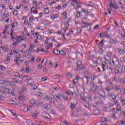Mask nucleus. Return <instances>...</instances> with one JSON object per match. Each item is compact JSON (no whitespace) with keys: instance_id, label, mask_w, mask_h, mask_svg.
<instances>
[{"instance_id":"obj_1","label":"nucleus","mask_w":125,"mask_h":125,"mask_svg":"<svg viewBox=\"0 0 125 125\" xmlns=\"http://www.w3.org/2000/svg\"><path fill=\"white\" fill-rule=\"evenodd\" d=\"M81 100L84 101V102H86L88 103V102L91 101V97L90 96H88V95L86 93H82L81 94Z\"/></svg>"},{"instance_id":"obj_2","label":"nucleus","mask_w":125,"mask_h":125,"mask_svg":"<svg viewBox=\"0 0 125 125\" xmlns=\"http://www.w3.org/2000/svg\"><path fill=\"white\" fill-rule=\"evenodd\" d=\"M77 68L78 69V70H83V69H84V67H83V62H82L81 61H77Z\"/></svg>"},{"instance_id":"obj_3","label":"nucleus","mask_w":125,"mask_h":125,"mask_svg":"<svg viewBox=\"0 0 125 125\" xmlns=\"http://www.w3.org/2000/svg\"><path fill=\"white\" fill-rule=\"evenodd\" d=\"M111 57H112V54H111L109 52H107V55L104 57V59H105V60H106V61H109L110 59H111Z\"/></svg>"},{"instance_id":"obj_4","label":"nucleus","mask_w":125,"mask_h":125,"mask_svg":"<svg viewBox=\"0 0 125 125\" xmlns=\"http://www.w3.org/2000/svg\"><path fill=\"white\" fill-rule=\"evenodd\" d=\"M45 100H47L48 101H49L50 103H53L52 99L51 97H48V96H46V97H45Z\"/></svg>"},{"instance_id":"obj_5","label":"nucleus","mask_w":125,"mask_h":125,"mask_svg":"<svg viewBox=\"0 0 125 125\" xmlns=\"http://www.w3.org/2000/svg\"><path fill=\"white\" fill-rule=\"evenodd\" d=\"M30 85H31L32 86L33 88L32 89V90H35V89H37L38 88V86L36 84H34L32 83H29Z\"/></svg>"},{"instance_id":"obj_6","label":"nucleus","mask_w":125,"mask_h":125,"mask_svg":"<svg viewBox=\"0 0 125 125\" xmlns=\"http://www.w3.org/2000/svg\"><path fill=\"white\" fill-rule=\"evenodd\" d=\"M59 54H61V55H66V52L65 51L62 50L61 51H60L58 54H56V55H59Z\"/></svg>"},{"instance_id":"obj_7","label":"nucleus","mask_w":125,"mask_h":125,"mask_svg":"<svg viewBox=\"0 0 125 125\" xmlns=\"http://www.w3.org/2000/svg\"><path fill=\"white\" fill-rule=\"evenodd\" d=\"M0 49H1V50H3V52H6L8 51V49H7V46H4V47H0Z\"/></svg>"},{"instance_id":"obj_8","label":"nucleus","mask_w":125,"mask_h":125,"mask_svg":"<svg viewBox=\"0 0 125 125\" xmlns=\"http://www.w3.org/2000/svg\"><path fill=\"white\" fill-rule=\"evenodd\" d=\"M107 96H109V97H110V98L112 99V100H114V99H116V96H114V95H113V94L111 93H108L107 94Z\"/></svg>"},{"instance_id":"obj_9","label":"nucleus","mask_w":125,"mask_h":125,"mask_svg":"<svg viewBox=\"0 0 125 125\" xmlns=\"http://www.w3.org/2000/svg\"><path fill=\"white\" fill-rule=\"evenodd\" d=\"M102 64H103V66H102L103 71H105V67H106V65H107V63L105 62H103Z\"/></svg>"},{"instance_id":"obj_10","label":"nucleus","mask_w":125,"mask_h":125,"mask_svg":"<svg viewBox=\"0 0 125 125\" xmlns=\"http://www.w3.org/2000/svg\"><path fill=\"white\" fill-rule=\"evenodd\" d=\"M54 98H55L56 100H60V97H61V95L59 94V96H57V95H54Z\"/></svg>"},{"instance_id":"obj_11","label":"nucleus","mask_w":125,"mask_h":125,"mask_svg":"<svg viewBox=\"0 0 125 125\" xmlns=\"http://www.w3.org/2000/svg\"><path fill=\"white\" fill-rule=\"evenodd\" d=\"M65 93L66 94H67L68 95H74V93H73V92L71 91H65Z\"/></svg>"},{"instance_id":"obj_12","label":"nucleus","mask_w":125,"mask_h":125,"mask_svg":"<svg viewBox=\"0 0 125 125\" xmlns=\"http://www.w3.org/2000/svg\"><path fill=\"white\" fill-rule=\"evenodd\" d=\"M31 104H34L35 106H36L37 107H39V105L38 104L37 102L35 101H34V100H32V101H31Z\"/></svg>"},{"instance_id":"obj_13","label":"nucleus","mask_w":125,"mask_h":125,"mask_svg":"<svg viewBox=\"0 0 125 125\" xmlns=\"http://www.w3.org/2000/svg\"><path fill=\"white\" fill-rule=\"evenodd\" d=\"M17 42H21L22 41H23V39H22L21 37L17 38Z\"/></svg>"},{"instance_id":"obj_14","label":"nucleus","mask_w":125,"mask_h":125,"mask_svg":"<svg viewBox=\"0 0 125 125\" xmlns=\"http://www.w3.org/2000/svg\"><path fill=\"white\" fill-rule=\"evenodd\" d=\"M61 125H69V124L67 121H62L61 122Z\"/></svg>"},{"instance_id":"obj_15","label":"nucleus","mask_w":125,"mask_h":125,"mask_svg":"<svg viewBox=\"0 0 125 125\" xmlns=\"http://www.w3.org/2000/svg\"><path fill=\"white\" fill-rule=\"evenodd\" d=\"M44 109H45L46 110H49V109H50V105H46V104H45L44 105Z\"/></svg>"},{"instance_id":"obj_16","label":"nucleus","mask_w":125,"mask_h":125,"mask_svg":"<svg viewBox=\"0 0 125 125\" xmlns=\"http://www.w3.org/2000/svg\"><path fill=\"white\" fill-rule=\"evenodd\" d=\"M120 98V101L121 102H122L123 105H125V99L123 97H121Z\"/></svg>"},{"instance_id":"obj_17","label":"nucleus","mask_w":125,"mask_h":125,"mask_svg":"<svg viewBox=\"0 0 125 125\" xmlns=\"http://www.w3.org/2000/svg\"><path fill=\"white\" fill-rule=\"evenodd\" d=\"M27 124H28V125H37L36 124L33 123L32 122V121H31V120H28V121H27Z\"/></svg>"},{"instance_id":"obj_18","label":"nucleus","mask_w":125,"mask_h":125,"mask_svg":"<svg viewBox=\"0 0 125 125\" xmlns=\"http://www.w3.org/2000/svg\"><path fill=\"white\" fill-rule=\"evenodd\" d=\"M58 16H59L58 14H54V15L51 16V18L53 20L55 19V18H57V17H58Z\"/></svg>"},{"instance_id":"obj_19","label":"nucleus","mask_w":125,"mask_h":125,"mask_svg":"<svg viewBox=\"0 0 125 125\" xmlns=\"http://www.w3.org/2000/svg\"><path fill=\"white\" fill-rule=\"evenodd\" d=\"M110 43H112L114 44V43H116L117 42V40L112 39L109 41Z\"/></svg>"},{"instance_id":"obj_20","label":"nucleus","mask_w":125,"mask_h":125,"mask_svg":"<svg viewBox=\"0 0 125 125\" xmlns=\"http://www.w3.org/2000/svg\"><path fill=\"white\" fill-rule=\"evenodd\" d=\"M36 103H37L38 106H40V105L41 106H42V105H43V103L41 101H36Z\"/></svg>"},{"instance_id":"obj_21","label":"nucleus","mask_w":125,"mask_h":125,"mask_svg":"<svg viewBox=\"0 0 125 125\" xmlns=\"http://www.w3.org/2000/svg\"><path fill=\"white\" fill-rule=\"evenodd\" d=\"M13 33V28L12 27V29H11V33L10 35L11 36V38L12 39H13V40H14V39H15V38L14 37H13V36H12Z\"/></svg>"},{"instance_id":"obj_22","label":"nucleus","mask_w":125,"mask_h":125,"mask_svg":"<svg viewBox=\"0 0 125 125\" xmlns=\"http://www.w3.org/2000/svg\"><path fill=\"white\" fill-rule=\"evenodd\" d=\"M24 98H25V96L24 95H22L19 97V100H24Z\"/></svg>"},{"instance_id":"obj_23","label":"nucleus","mask_w":125,"mask_h":125,"mask_svg":"<svg viewBox=\"0 0 125 125\" xmlns=\"http://www.w3.org/2000/svg\"><path fill=\"white\" fill-rule=\"evenodd\" d=\"M19 77L20 79H25V78H27V75L23 76L22 75H20Z\"/></svg>"},{"instance_id":"obj_24","label":"nucleus","mask_w":125,"mask_h":125,"mask_svg":"<svg viewBox=\"0 0 125 125\" xmlns=\"http://www.w3.org/2000/svg\"><path fill=\"white\" fill-rule=\"evenodd\" d=\"M59 51H60L59 50H55L53 51V53H54V54H58L59 53Z\"/></svg>"},{"instance_id":"obj_25","label":"nucleus","mask_w":125,"mask_h":125,"mask_svg":"<svg viewBox=\"0 0 125 125\" xmlns=\"http://www.w3.org/2000/svg\"><path fill=\"white\" fill-rule=\"evenodd\" d=\"M47 80V77H43L41 79L42 82H45Z\"/></svg>"},{"instance_id":"obj_26","label":"nucleus","mask_w":125,"mask_h":125,"mask_svg":"<svg viewBox=\"0 0 125 125\" xmlns=\"http://www.w3.org/2000/svg\"><path fill=\"white\" fill-rule=\"evenodd\" d=\"M100 113V111H99V110H94V115H98V114H99Z\"/></svg>"},{"instance_id":"obj_27","label":"nucleus","mask_w":125,"mask_h":125,"mask_svg":"<svg viewBox=\"0 0 125 125\" xmlns=\"http://www.w3.org/2000/svg\"><path fill=\"white\" fill-rule=\"evenodd\" d=\"M13 81L15 83H23V82L22 81H17V79H15V78H14L13 79Z\"/></svg>"},{"instance_id":"obj_28","label":"nucleus","mask_w":125,"mask_h":125,"mask_svg":"<svg viewBox=\"0 0 125 125\" xmlns=\"http://www.w3.org/2000/svg\"><path fill=\"white\" fill-rule=\"evenodd\" d=\"M118 112H120V113H122V109L121 108H117L116 112H114L115 114H117Z\"/></svg>"},{"instance_id":"obj_29","label":"nucleus","mask_w":125,"mask_h":125,"mask_svg":"<svg viewBox=\"0 0 125 125\" xmlns=\"http://www.w3.org/2000/svg\"><path fill=\"white\" fill-rule=\"evenodd\" d=\"M103 42H104V40H102L99 43V46H103Z\"/></svg>"},{"instance_id":"obj_30","label":"nucleus","mask_w":125,"mask_h":125,"mask_svg":"<svg viewBox=\"0 0 125 125\" xmlns=\"http://www.w3.org/2000/svg\"><path fill=\"white\" fill-rule=\"evenodd\" d=\"M5 91L6 92H7V93H10V92H11V90L9 89V88H6Z\"/></svg>"},{"instance_id":"obj_31","label":"nucleus","mask_w":125,"mask_h":125,"mask_svg":"<svg viewBox=\"0 0 125 125\" xmlns=\"http://www.w3.org/2000/svg\"><path fill=\"white\" fill-rule=\"evenodd\" d=\"M25 71H26L27 73H29V72H30V66L26 67Z\"/></svg>"},{"instance_id":"obj_32","label":"nucleus","mask_w":125,"mask_h":125,"mask_svg":"<svg viewBox=\"0 0 125 125\" xmlns=\"http://www.w3.org/2000/svg\"><path fill=\"white\" fill-rule=\"evenodd\" d=\"M0 83H1L2 84H4L5 83H6V81H5V80H0Z\"/></svg>"},{"instance_id":"obj_33","label":"nucleus","mask_w":125,"mask_h":125,"mask_svg":"<svg viewBox=\"0 0 125 125\" xmlns=\"http://www.w3.org/2000/svg\"><path fill=\"white\" fill-rule=\"evenodd\" d=\"M13 14L15 16H17L18 15V11H14Z\"/></svg>"},{"instance_id":"obj_34","label":"nucleus","mask_w":125,"mask_h":125,"mask_svg":"<svg viewBox=\"0 0 125 125\" xmlns=\"http://www.w3.org/2000/svg\"><path fill=\"white\" fill-rule=\"evenodd\" d=\"M23 111L24 112H29L30 110H29V108L28 107H24Z\"/></svg>"},{"instance_id":"obj_35","label":"nucleus","mask_w":125,"mask_h":125,"mask_svg":"<svg viewBox=\"0 0 125 125\" xmlns=\"http://www.w3.org/2000/svg\"><path fill=\"white\" fill-rule=\"evenodd\" d=\"M119 125H125V121L122 120L119 124Z\"/></svg>"},{"instance_id":"obj_36","label":"nucleus","mask_w":125,"mask_h":125,"mask_svg":"<svg viewBox=\"0 0 125 125\" xmlns=\"http://www.w3.org/2000/svg\"><path fill=\"white\" fill-rule=\"evenodd\" d=\"M18 61H19V59L17 58L15 60V62H16V64H17L18 65H19V62H18Z\"/></svg>"},{"instance_id":"obj_37","label":"nucleus","mask_w":125,"mask_h":125,"mask_svg":"<svg viewBox=\"0 0 125 125\" xmlns=\"http://www.w3.org/2000/svg\"><path fill=\"white\" fill-rule=\"evenodd\" d=\"M63 15L65 16V17L64 18V19H67V12L66 11H64L63 13Z\"/></svg>"},{"instance_id":"obj_38","label":"nucleus","mask_w":125,"mask_h":125,"mask_svg":"<svg viewBox=\"0 0 125 125\" xmlns=\"http://www.w3.org/2000/svg\"><path fill=\"white\" fill-rule=\"evenodd\" d=\"M93 64V66H94V67H97V64H98V62H94Z\"/></svg>"},{"instance_id":"obj_39","label":"nucleus","mask_w":125,"mask_h":125,"mask_svg":"<svg viewBox=\"0 0 125 125\" xmlns=\"http://www.w3.org/2000/svg\"><path fill=\"white\" fill-rule=\"evenodd\" d=\"M26 53H27V58H31V54L30 53V52L28 51Z\"/></svg>"},{"instance_id":"obj_40","label":"nucleus","mask_w":125,"mask_h":125,"mask_svg":"<svg viewBox=\"0 0 125 125\" xmlns=\"http://www.w3.org/2000/svg\"><path fill=\"white\" fill-rule=\"evenodd\" d=\"M32 118H34V119H36L37 118V114H36V113H32Z\"/></svg>"},{"instance_id":"obj_41","label":"nucleus","mask_w":125,"mask_h":125,"mask_svg":"<svg viewBox=\"0 0 125 125\" xmlns=\"http://www.w3.org/2000/svg\"><path fill=\"white\" fill-rule=\"evenodd\" d=\"M83 116H84V117H90V115H89V114L87 113H84L83 114Z\"/></svg>"},{"instance_id":"obj_42","label":"nucleus","mask_w":125,"mask_h":125,"mask_svg":"<svg viewBox=\"0 0 125 125\" xmlns=\"http://www.w3.org/2000/svg\"><path fill=\"white\" fill-rule=\"evenodd\" d=\"M101 96L104 100H106V97L105 96V95L101 94Z\"/></svg>"},{"instance_id":"obj_43","label":"nucleus","mask_w":125,"mask_h":125,"mask_svg":"<svg viewBox=\"0 0 125 125\" xmlns=\"http://www.w3.org/2000/svg\"><path fill=\"white\" fill-rule=\"evenodd\" d=\"M0 68L2 71H5V67L3 65H1Z\"/></svg>"},{"instance_id":"obj_44","label":"nucleus","mask_w":125,"mask_h":125,"mask_svg":"<svg viewBox=\"0 0 125 125\" xmlns=\"http://www.w3.org/2000/svg\"><path fill=\"white\" fill-rule=\"evenodd\" d=\"M43 24L45 26H46L47 25H48V21H44V22L43 23Z\"/></svg>"},{"instance_id":"obj_45","label":"nucleus","mask_w":125,"mask_h":125,"mask_svg":"<svg viewBox=\"0 0 125 125\" xmlns=\"http://www.w3.org/2000/svg\"><path fill=\"white\" fill-rule=\"evenodd\" d=\"M68 28H69V24H67V26H66L64 29H63L64 32H66L67 30H68Z\"/></svg>"},{"instance_id":"obj_46","label":"nucleus","mask_w":125,"mask_h":125,"mask_svg":"<svg viewBox=\"0 0 125 125\" xmlns=\"http://www.w3.org/2000/svg\"><path fill=\"white\" fill-rule=\"evenodd\" d=\"M77 8H81V2H77Z\"/></svg>"},{"instance_id":"obj_47","label":"nucleus","mask_w":125,"mask_h":125,"mask_svg":"<svg viewBox=\"0 0 125 125\" xmlns=\"http://www.w3.org/2000/svg\"><path fill=\"white\" fill-rule=\"evenodd\" d=\"M44 12H45V13H46V14H47L49 12V10H48V8H46L45 9Z\"/></svg>"},{"instance_id":"obj_48","label":"nucleus","mask_w":125,"mask_h":125,"mask_svg":"<svg viewBox=\"0 0 125 125\" xmlns=\"http://www.w3.org/2000/svg\"><path fill=\"white\" fill-rule=\"evenodd\" d=\"M17 22L16 23V24H11V26H12V28H13V29H14V27H17Z\"/></svg>"},{"instance_id":"obj_49","label":"nucleus","mask_w":125,"mask_h":125,"mask_svg":"<svg viewBox=\"0 0 125 125\" xmlns=\"http://www.w3.org/2000/svg\"><path fill=\"white\" fill-rule=\"evenodd\" d=\"M114 102H115V105L117 106H119V103H118V100H115Z\"/></svg>"},{"instance_id":"obj_50","label":"nucleus","mask_w":125,"mask_h":125,"mask_svg":"<svg viewBox=\"0 0 125 125\" xmlns=\"http://www.w3.org/2000/svg\"><path fill=\"white\" fill-rule=\"evenodd\" d=\"M122 67H123V65H122L121 63H119L118 64H117V68H122Z\"/></svg>"},{"instance_id":"obj_51","label":"nucleus","mask_w":125,"mask_h":125,"mask_svg":"<svg viewBox=\"0 0 125 125\" xmlns=\"http://www.w3.org/2000/svg\"><path fill=\"white\" fill-rule=\"evenodd\" d=\"M78 80L76 78L74 80H73V83H78Z\"/></svg>"},{"instance_id":"obj_52","label":"nucleus","mask_w":125,"mask_h":125,"mask_svg":"<svg viewBox=\"0 0 125 125\" xmlns=\"http://www.w3.org/2000/svg\"><path fill=\"white\" fill-rule=\"evenodd\" d=\"M98 103H99V104H104V102L102 101V100H101L98 101Z\"/></svg>"},{"instance_id":"obj_53","label":"nucleus","mask_w":125,"mask_h":125,"mask_svg":"<svg viewBox=\"0 0 125 125\" xmlns=\"http://www.w3.org/2000/svg\"><path fill=\"white\" fill-rule=\"evenodd\" d=\"M76 16L77 17H81V11H78Z\"/></svg>"},{"instance_id":"obj_54","label":"nucleus","mask_w":125,"mask_h":125,"mask_svg":"<svg viewBox=\"0 0 125 125\" xmlns=\"http://www.w3.org/2000/svg\"><path fill=\"white\" fill-rule=\"evenodd\" d=\"M37 95H38V96L42 97V92H39L38 93Z\"/></svg>"},{"instance_id":"obj_55","label":"nucleus","mask_w":125,"mask_h":125,"mask_svg":"<svg viewBox=\"0 0 125 125\" xmlns=\"http://www.w3.org/2000/svg\"><path fill=\"white\" fill-rule=\"evenodd\" d=\"M37 40H42V36L41 35H37Z\"/></svg>"},{"instance_id":"obj_56","label":"nucleus","mask_w":125,"mask_h":125,"mask_svg":"<svg viewBox=\"0 0 125 125\" xmlns=\"http://www.w3.org/2000/svg\"><path fill=\"white\" fill-rule=\"evenodd\" d=\"M38 67L39 69H42V63L39 64L38 65Z\"/></svg>"},{"instance_id":"obj_57","label":"nucleus","mask_w":125,"mask_h":125,"mask_svg":"<svg viewBox=\"0 0 125 125\" xmlns=\"http://www.w3.org/2000/svg\"><path fill=\"white\" fill-rule=\"evenodd\" d=\"M70 108L71 109H75V105H74V104H71Z\"/></svg>"},{"instance_id":"obj_58","label":"nucleus","mask_w":125,"mask_h":125,"mask_svg":"<svg viewBox=\"0 0 125 125\" xmlns=\"http://www.w3.org/2000/svg\"><path fill=\"white\" fill-rule=\"evenodd\" d=\"M120 81L122 83H125V79L124 78L120 79Z\"/></svg>"},{"instance_id":"obj_59","label":"nucleus","mask_w":125,"mask_h":125,"mask_svg":"<svg viewBox=\"0 0 125 125\" xmlns=\"http://www.w3.org/2000/svg\"><path fill=\"white\" fill-rule=\"evenodd\" d=\"M12 53H12V50H11V52L10 53V54L7 55V57H10V56L12 55Z\"/></svg>"},{"instance_id":"obj_60","label":"nucleus","mask_w":125,"mask_h":125,"mask_svg":"<svg viewBox=\"0 0 125 125\" xmlns=\"http://www.w3.org/2000/svg\"><path fill=\"white\" fill-rule=\"evenodd\" d=\"M77 32L78 33H82V29L80 28H77Z\"/></svg>"},{"instance_id":"obj_61","label":"nucleus","mask_w":125,"mask_h":125,"mask_svg":"<svg viewBox=\"0 0 125 125\" xmlns=\"http://www.w3.org/2000/svg\"><path fill=\"white\" fill-rule=\"evenodd\" d=\"M103 50L101 49L99 50V53H100V54H103Z\"/></svg>"},{"instance_id":"obj_62","label":"nucleus","mask_w":125,"mask_h":125,"mask_svg":"<svg viewBox=\"0 0 125 125\" xmlns=\"http://www.w3.org/2000/svg\"><path fill=\"white\" fill-rule=\"evenodd\" d=\"M11 113L13 116H16V117L17 118V114H16V113L13 112L12 111H11Z\"/></svg>"},{"instance_id":"obj_63","label":"nucleus","mask_w":125,"mask_h":125,"mask_svg":"<svg viewBox=\"0 0 125 125\" xmlns=\"http://www.w3.org/2000/svg\"><path fill=\"white\" fill-rule=\"evenodd\" d=\"M120 61L122 62H125V58H120Z\"/></svg>"},{"instance_id":"obj_64","label":"nucleus","mask_w":125,"mask_h":125,"mask_svg":"<svg viewBox=\"0 0 125 125\" xmlns=\"http://www.w3.org/2000/svg\"><path fill=\"white\" fill-rule=\"evenodd\" d=\"M98 105V104H97V103H96L93 104V107H97Z\"/></svg>"}]
</instances>
